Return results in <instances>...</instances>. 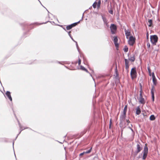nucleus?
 <instances>
[{
	"instance_id": "20",
	"label": "nucleus",
	"mask_w": 160,
	"mask_h": 160,
	"mask_svg": "<svg viewBox=\"0 0 160 160\" xmlns=\"http://www.w3.org/2000/svg\"><path fill=\"white\" fill-rule=\"evenodd\" d=\"M127 105H126L124 107V110L123 111V113L124 114H126L127 111Z\"/></svg>"
},
{
	"instance_id": "25",
	"label": "nucleus",
	"mask_w": 160,
	"mask_h": 160,
	"mask_svg": "<svg viewBox=\"0 0 160 160\" xmlns=\"http://www.w3.org/2000/svg\"><path fill=\"white\" fill-rule=\"evenodd\" d=\"M115 72L116 77L117 76L118 77V72L117 66H116V68H115Z\"/></svg>"
},
{
	"instance_id": "28",
	"label": "nucleus",
	"mask_w": 160,
	"mask_h": 160,
	"mask_svg": "<svg viewBox=\"0 0 160 160\" xmlns=\"http://www.w3.org/2000/svg\"><path fill=\"white\" fill-rule=\"evenodd\" d=\"M92 149V147H91L89 150L85 152L86 154L90 153Z\"/></svg>"
},
{
	"instance_id": "27",
	"label": "nucleus",
	"mask_w": 160,
	"mask_h": 160,
	"mask_svg": "<svg viewBox=\"0 0 160 160\" xmlns=\"http://www.w3.org/2000/svg\"><path fill=\"white\" fill-rule=\"evenodd\" d=\"M124 50L125 52H127L128 51V48L127 46H125L124 49Z\"/></svg>"
},
{
	"instance_id": "16",
	"label": "nucleus",
	"mask_w": 160,
	"mask_h": 160,
	"mask_svg": "<svg viewBox=\"0 0 160 160\" xmlns=\"http://www.w3.org/2000/svg\"><path fill=\"white\" fill-rule=\"evenodd\" d=\"M132 62H133L135 60V58L134 55H132V56L130 57V58L128 59Z\"/></svg>"
},
{
	"instance_id": "21",
	"label": "nucleus",
	"mask_w": 160,
	"mask_h": 160,
	"mask_svg": "<svg viewBox=\"0 0 160 160\" xmlns=\"http://www.w3.org/2000/svg\"><path fill=\"white\" fill-rule=\"evenodd\" d=\"M155 119V117L153 115H152L150 117V119L151 120L153 121Z\"/></svg>"
},
{
	"instance_id": "35",
	"label": "nucleus",
	"mask_w": 160,
	"mask_h": 160,
	"mask_svg": "<svg viewBox=\"0 0 160 160\" xmlns=\"http://www.w3.org/2000/svg\"><path fill=\"white\" fill-rule=\"evenodd\" d=\"M143 98V97H142V94H141V93H140V96H139V98Z\"/></svg>"
},
{
	"instance_id": "38",
	"label": "nucleus",
	"mask_w": 160,
	"mask_h": 160,
	"mask_svg": "<svg viewBox=\"0 0 160 160\" xmlns=\"http://www.w3.org/2000/svg\"><path fill=\"white\" fill-rule=\"evenodd\" d=\"M126 122L128 123H128H129L130 122V121H129V119H127L126 120Z\"/></svg>"
},
{
	"instance_id": "34",
	"label": "nucleus",
	"mask_w": 160,
	"mask_h": 160,
	"mask_svg": "<svg viewBox=\"0 0 160 160\" xmlns=\"http://www.w3.org/2000/svg\"><path fill=\"white\" fill-rule=\"evenodd\" d=\"M152 78H155V75H154V73L153 72H152Z\"/></svg>"
},
{
	"instance_id": "18",
	"label": "nucleus",
	"mask_w": 160,
	"mask_h": 160,
	"mask_svg": "<svg viewBox=\"0 0 160 160\" xmlns=\"http://www.w3.org/2000/svg\"><path fill=\"white\" fill-rule=\"evenodd\" d=\"M152 82L153 84L154 85H156L157 84V79L156 78H152Z\"/></svg>"
},
{
	"instance_id": "7",
	"label": "nucleus",
	"mask_w": 160,
	"mask_h": 160,
	"mask_svg": "<svg viewBox=\"0 0 160 160\" xmlns=\"http://www.w3.org/2000/svg\"><path fill=\"white\" fill-rule=\"evenodd\" d=\"M81 20H80L78 22H77L74 23H73L72 24H71V25H68L66 27V29L67 30H70L72 27H73L75 26H76L78 24V23H79L80 22V21Z\"/></svg>"
},
{
	"instance_id": "51",
	"label": "nucleus",
	"mask_w": 160,
	"mask_h": 160,
	"mask_svg": "<svg viewBox=\"0 0 160 160\" xmlns=\"http://www.w3.org/2000/svg\"><path fill=\"white\" fill-rule=\"evenodd\" d=\"M46 23V22H45V23Z\"/></svg>"
},
{
	"instance_id": "24",
	"label": "nucleus",
	"mask_w": 160,
	"mask_h": 160,
	"mask_svg": "<svg viewBox=\"0 0 160 160\" xmlns=\"http://www.w3.org/2000/svg\"><path fill=\"white\" fill-rule=\"evenodd\" d=\"M68 34L69 36H70V38H71V39L73 41H75V40L73 39V38L72 37L71 35V34L70 33H71V31H70L69 32H68Z\"/></svg>"
},
{
	"instance_id": "33",
	"label": "nucleus",
	"mask_w": 160,
	"mask_h": 160,
	"mask_svg": "<svg viewBox=\"0 0 160 160\" xmlns=\"http://www.w3.org/2000/svg\"><path fill=\"white\" fill-rule=\"evenodd\" d=\"M81 60L80 58H79L78 61V64L79 65H80V64H81Z\"/></svg>"
},
{
	"instance_id": "4",
	"label": "nucleus",
	"mask_w": 160,
	"mask_h": 160,
	"mask_svg": "<svg viewBox=\"0 0 160 160\" xmlns=\"http://www.w3.org/2000/svg\"><path fill=\"white\" fill-rule=\"evenodd\" d=\"M110 28L112 33V34H115L117 29L116 26L114 24H112L111 25Z\"/></svg>"
},
{
	"instance_id": "47",
	"label": "nucleus",
	"mask_w": 160,
	"mask_h": 160,
	"mask_svg": "<svg viewBox=\"0 0 160 160\" xmlns=\"http://www.w3.org/2000/svg\"><path fill=\"white\" fill-rule=\"evenodd\" d=\"M105 2H107L108 0H104Z\"/></svg>"
},
{
	"instance_id": "37",
	"label": "nucleus",
	"mask_w": 160,
	"mask_h": 160,
	"mask_svg": "<svg viewBox=\"0 0 160 160\" xmlns=\"http://www.w3.org/2000/svg\"><path fill=\"white\" fill-rule=\"evenodd\" d=\"M147 46L148 47V48H150V43H148L147 44Z\"/></svg>"
},
{
	"instance_id": "26",
	"label": "nucleus",
	"mask_w": 160,
	"mask_h": 160,
	"mask_svg": "<svg viewBox=\"0 0 160 160\" xmlns=\"http://www.w3.org/2000/svg\"><path fill=\"white\" fill-rule=\"evenodd\" d=\"M97 4V2L96 1L92 4V6L94 8H96V5Z\"/></svg>"
},
{
	"instance_id": "5",
	"label": "nucleus",
	"mask_w": 160,
	"mask_h": 160,
	"mask_svg": "<svg viewBox=\"0 0 160 160\" xmlns=\"http://www.w3.org/2000/svg\"><path fill=\"white\" fill-rule=\"evenodd\" d=\"M141 146V145L139 143H137L136 146V150L134 152L135 156H136L137 154L142 149V147Z\"/></svg>"
},
{
	"instance_id": "40",
	"label": "nucleus",
	"mask_w": 160,
	"mask_h": 160,
	"mask_svg": "<svg viewBox=\"0 0 160 160\" xmlns=\"http://www.w3.org/2000/svg\"><path fill=\"white\" fill-rule=\"evenodd\" d=\"M147 38H148V32L147 34Z\"/></svg>"
},
{
	"instance_id": "14",
	"label": "nucleus",
	"mask_w": 160,
	"mask_h": 160,
	"mask_svg": "<svg viewBox=\"0 0 160 160\" xmlns=\"http://www.w3.org/2000/svg\"><path fill=\"white\" fill-rule=\"evenodd\" d=\"M139 101L140 103L142 104L143 105L145 103L144 99L143 98H139Z\"/></svg>"
},
{
	"instance_id": "10",
	"label": "nucleus",
	"mask_w": 160,
	"mask_h": 160,
	"mask_svg": "<svg viewBox=\"0 0 160 160\" xmlns=\"http://www.w3.org/2000/svg\"><path fill=\"white\" fill-rule=\"evenodd\" d=\"M154 85H152V87L151 89V92L152 95V98L153 102L154 101Z\"/></svg>"
},
{
	"instance_id": "6",
	"label": "nucleus",
	"mask_w": 160,
	"mask_h": 160,
	"mask_svg": "<svg viewBox=\"0 0 160 160\" xmlns=\"http://www.w3.org/2000/svg\"><path fill=\"white\" fill-rule=\"evenodd\" d=\"M128 42L130 45L133 46L135 42V38H133L132 36H130Z\"/></svg>"
},
{
	"instance_id": "22",
	"label": "nucleus",
	"mask_w": 160,
	"mask_h": 160,
	"mask_svg": "<svg viewBox=\"0 0 160 160\" xmlns=\"http://www.w3.org/2000/svg\"><path fill=\"white\" fill-rule=\"evenodd\" d=\"M18 123H19V127H20V128L21 130L20 131V132H19V133L18 134V135L17 137L19 135V134L21 133V131L23 129H25V128H24V129H22V126L20 124L19 121H18Z\"/></svg>"
},
{
	"instance_id": "11",
	"label": "nucleus",
	"mask_w": 160,
	"mask_h": 160,
	"mask_svg": "<svg viewBox=\"0 0 160 160\" xmlns=\"http://www.w3.org/2000/svg\"><path fill=\"white\" fill-rule=\"evenodd\" d=\"M113 41L115 46L117 48L119 46V44L118 43V39L117 36H115L114 37Z\"/></svg>"
},
{
	"instance_id": "39",
	"label": "nucleus",
	"mask_w": 160,
	"mask_h": 160,
	"mask_svg": "<svg viewBox=\"0 0 160 160\" xmlns=\"http://www.w3.org/2000/svg\"><path fill=\"white\" fill-rule=\"evenodd\" d=\"M139 85H140V89H142V84L141 83H140L139 84Z\"/></svg>"
},
{
	"instance_id": "43",
	"label": "nucleus",
	"mask_w": 160,
	"mask_h": 160,
	"mask_svg": "<svg viewBox=\"0 0 160 160\" xmlns=\"http://www.w3.org/2000/svg\"><path fill=\"white\" fill-rule=\"evenodd\" d=\"M83 153L82 152L80 154H79V156H82V155H83Z\"/></svg>"
},
{
	"instance_id": "23",
	"label": "nucleus",
	"mask_w": 160,
	"mask_h": 160,
	"mask_svg": "<svg viewBox=\"0 0 160 160\" xmlns=\"http://www.w3.org/2000/svg\"><path fill=\"white\" fill-rule=\"evenodd\" d=\"M102 19L104 24L108 22V21L105 18L102 17Z\"/></svg>"
},
{
	"instance_id": "45",
	"label": "nucleus",
	"mask_w": 160,
	"mask_h": 160,
	"mask_svg": "<svg viewBox=\"0 0 160 160\" xmlns=\"http://www.w3.org/2000/svg\"><path fill=\"white\" fill-rule=\"evenodd\" d=\"M83 153V154H86V152H82Z\"/></svg>"
},
{
	"instance_id": "19",
	"label": "nucleus",
	"mask_w": 160,
	"mask_h": 160,
	"mask_svg": "<svg viewBox=\"0 0 160 160\" xmlns=\"http://www.w3.org/2000/svg\"><path fill=\"white\" fill-rule=\"evenodd\" d=\"M80 69L82 70H84L86 71V72L88 73H89L88 70L86 68H85L83 66H80Z\"/></svg>"
},
{
	"instance_id": "2",
	"label": "nucleus",
	"mask_w": 160,
	"mask_h": 160,
	"mask_svg": "<svg viewBox=\"0 0 160 160\" xmlns=\"http://www.w3.org/2000/svg\"><path fill=\"white\" fill-rule=\"evenodd\" d=\"M150 41L154 45H156L158 41V37L156 35H151L150 37Z\"/></svg>"
},
{
	"instance_id": "30",
	"label": "nucleus",
	"mask_w": 160,
	"mask_h": 160,
	"mask_svg": "<svg viewBox=\"0 0 160 160\" xmlns=\"http://www.w3.org/2000/svg\"><path fill=\"white\" fill-rule=\"evenodd\" d=\"M111 125H112V119H110L109 122V128H110L111 127Z\"/></svg>"
},
{
	"instance_id": "32",
	"label": "nucleus",
	"mask_w": 160,
	"mask_h": 160,
	"mask_svg": "<svg viewBox=\"0 0 160 160\" xmlns=\"http://www.w3.org/2000/svg\"><path fill=\"white\" fill-rule=\"evenodd\" d=\"M108 12L109 13H110L111 14H113V11L112 10H109V11Z\"/></svg>"
},
{
	"instance_id": "15",
	"label": "nucleus",
	"mask_w": 160,
	"mask_h": 160,
	"mask_svg": "<svg viewBox=\"0 0 160 160\" xmlns=\"http://www.w3.org/2000/svg\"><path fill=\"white\" fill-rule=\"evenodd\" d=\"M141 112L140 108L139 106H138L136 108V114L139 115Z\"/></svg>"
},
{
	"instance_id": "41",
	"label": "nucleus",
	"mask_w": 160,
	"mask_h": 160,
	"mask_svg": "<svg viewBox=\"0 0 160 160\" xmlns=\"http://www.w3.org/2000/svg\"><path fill=\"white\" fill-rule=\"evenodd\" d=\"M105 24L106 25L107 27H108L109 26L108 24V22H107V23H105Z\"/></svg>"
},
{
	"instance_id": "9",
	"label": "nucleus",
	"mask_w": 160,
	"mask_h": 160,
	"mask_svg": "<svg viewBox=\"0 0 160 160\" xmlns=\"http://www.w3.org/2000/svg\"><path fill=\"white\" fill-rule=\"evenodd\" d=\"M126 117V114L123 113L122 115H121L120 117V122L123 123Z\"/></svg>"
},
{
	"instance_id": "13",
	"label": "nucleus",
	"mask_w": 160,
	"mask_h": 160,
	"mask_svg": "<svg viewBox=\"0 0 160 160\" xmlns=\"http://www.w3.org/2000/svg\"><path fill=\"white\" fill-rule=\"evenodd\" d=\"M125 35L126 36V37L128 39L129 38V37L130 36V32H129V30L128 31V30H126V29H125Z\"/></svg>"
},
{
	"instance_id": "44",
	"label": "nucleus",
	"mask_w": 160,
	"mask_h": 160,
	"mask_svg": "<svg viewBox=\"0 0 160 160\" xmlns=\"http://www.w3.org/2000/svg\"><path fill=\"white\" fill-rule=\"evenodd\" d=\"M83 153V154H86V152H82Z\"/></svg>"
},
{
	"instance_id": "50",
	"label": "nucleus",
	"mask_w": 160,
	"mask_h": 160,
	"mask_svg": "<svg viewBox=\"0 0 160 160\" xmlns=\"http://www.w3.org/2000/svg\"><path fill=\"white\" fill-rule=\"evenodd\" d=\"M128 128H129L130 129V128H131V127H128Z\"/></svg>"
},
{
	"instance_id": "17",
	"label": "nucleus",
	"mask_w": 160,
	"mask_h": 160,
	"mask_svg": "<svg viewBox=\"0 0 160 160\" xmlns=\"http://www.w3.org/2000/svg\"><path fill=\"white\" fill-rule=\"evenodd\" d=\"M147 24L149 27L152 26V20L151 19H149Z\"/></svg>"
},
{
	"instance_id": "46",
	"label": "nucleus",
	"mask_w": 160,
	"mask_h": 160,
	"mask_svg": "<svg viewBox=\"0 0 160 160\" xmlns=\"http://www.w3.org/2000/svg\"><path fill=\"white\" fill-rule=\"evenodd\" d=\"M130 130L132 131H133V129H132V128H130Z\"/></svg>"
},
{
	"instance_id": "31",
	"label": "nucleus",
	"mask_w": 160,
	"mask_h": 160,
	"mask_svg": "<svg viewBox=\"0 0 160 160\" xmlns=\"http://www.w3.org/2000/svg\"><path fill=\"white\" fill-rule=\"evenodd\" d=\"M74 42H75L76 45V46L77 48L78 51H79V47H78V45L77 42H76V41H75Z\"/></svg>"
},
{
	"instance_id": "3",
	"label": "nucleus",
	"mask_w": 160,
	"mask_h": 160,
	"mask_svg": "<svg viewBox=\"0 0 160 160\" xmlns=\"http://www.w3.org/2000/svg\"><path fill=\"white\" fill-rule=\"evenodd\" d=\"M137 72L135 67L132 68L130 72V76L132 79H133L136 77Z\"/></svg>"
},
{
	"instance_id": "49",
	"label": "nucleus",
	"mask_w": 160,
	"mask_h": 160,
	"mask_svg": "<svg viewBox=\"0 0 160 160\" xmlns=\"http://www.w3.org/2000/svg\"><path fill=\"white\" fill-rule=\"evenodd\" d=\"M89 73L90 74V75L91 77H92V75L91 74H90V73Z\"/></svg>"
},
{
	"instance_id": "29",
	"label": "nucleus",
	"mask_w": 160,
	"mask_h": 160,
	"mask_svg": "<svg viewBox=\"0 0 160 160\" xmlns=\"http://www.w3.org/2000/svg\"><path fill=\"white\" fill-rule=\"evenodd\" d=\"M147 69H148V72L149 74V75L151 76V70H150L149 67H148Z\"/></svg>"
},
{
	"instance_id": "1",
	"label": "nucleus",
	"mask_w": 160,
	"mask_h": 160,
	"mask_svg": "<svg viewBox=\"0 0 160 160\" xmlns=\"http://www.w3.org/2000/svg\"><path fill=\"white\" fill-rule=\"evenodd\" d=\"M148 152V148L147 146V144H145L144 148V149L142 152V153L143 154L142 156V159L145 160L147 158Z\"/></svg>"
},
{
	"instance_id": "12",
	"label": "nucleus",
	"mask_w": 160,
	"mask_h": 160,
	"mask_svg": "<svg viewBox=\"0 0 160 160\" xmlns=\"http://www.w3.org/2000/svg\"><path fill=\"white\" fill-rule=\"evenodd\" d=\"M6 96L8 97L11 101H12V99L11 95V93L9 91H7L6 93Z\"/></svg>"
},
{
	"instance_id": "48",
	"label": "nucleus",
	"mask_w": 160,
	"mask_h": 160,
	"mask_svg": "<svg viewBox=\"0 0 160 160\" xmlns=\"http://www.w3.org/2000/svg\"><path fill=\"white\" fill-rule=\"evenodd\" d=\"M141 158V157L139 155V156H138V158Z\"/></svg>"
},
{
	"instance_id": "42",
	"label": "nucleus",
	"mask_w": 160,
	"mask_h": 160,
	"mask_svg": "<svg viewBox=\"0 0 160 160\" xmlns=\"http://www.w3.org/2000/svg\"><path fill=\"white\" fill-rule=\"evenodd\" d=\"M142 89H140V93H141L142 94Z\"/></svg>"
},
{
	"instance_id": "52",
	"label": "nucleus",
	"mask_w": 160,
	"mask_h": 160,
	"mask_svg": "<svg viewBox=\"0 0 160 160\" xmlns=\"http://www.w3.org/2000/svg\"><path fill=\"white\" fill-rule=\"evenodd\" d=\"M63 29H64L65 30H66V29L65 28H63Z\"/></svg>"
},
{
	"instance_id": "36",
	"label": "nucleus",
	"mask_w": 160,
	"mask_h": 160,
	"mask_svg": "<svg viewBox=\"0 0 160 160\" xmlns=\"http://www.w3.org/2000/svg\"><path fill=\"white\" fill-rule=\"evenodd\" d=\"M100 3H101V1L100 0H99L98 1V5H100Z\"/></svg>"
},
{
	"instance_id": "8",
	"label": "nucleus",
	"mask_w": 160,
	"mask_h": 160,
	"mask_svg": "<svg viewBox=\"0 0 160 160\" xmlns=\"http://www.w3.org/2000/svg\"><path fill=\"white\" fill-rule=\"evenodd\" d=\"M125 64V69L128 72V68L129 67V61L127 59H124Z\"/></svg>"
},
{
	"instance_id": "53",
	"label": "nucleus",
	"mask_w": 160,
	"mask_h": 160,
	"mask_svg": "<svg viewBox=\"0 0 160 160\" xmlns=\"http://www.w3.org/2000/svg\"><path fill=\"white\" fill-rule=\"evenodd\" d=\"M13 144H14V142H13Z\"/></svg>"
}]
</instances>
